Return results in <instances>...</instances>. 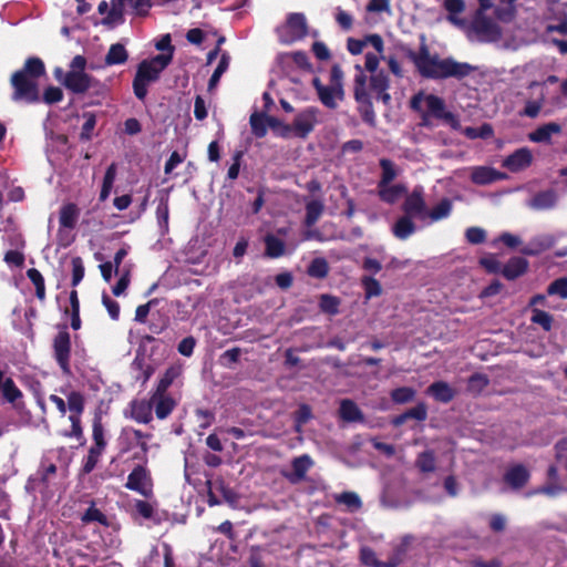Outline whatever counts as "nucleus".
<instances>
[{
	"mask_svg": "<svg viewBox=\"0 0 567 567\" xmlns=\"http://www.w3.org/2000/svg\"><path fill=\"white\" fill-rule=\"evenodd\" d=\"M404 52L405 56L413 62L420 75L425 79L455 78L461 80L475 71V66L470 63L457 62L453 58L440 59L437 54L431 55L424 37H422V43L417 52L412 49H405Z\"/></svg>",
	"mask_w": 567,
	"mask_h": 567,
	"instance_id": "f257e3e1",
	"label": "nucleus"
},
{
	"mask_svg": "<svg viewBox=\"0 0 567 567\" xmlns=\"http://www.w3.org/2000/svg\"><path fill=\"white\" fill-rule=\"evenodd\" d=\"M45 73L41 59L32 56L27 59L24 66L11 75L14 102L35 103L40 100L37 80Z\"/></svg>",
	"mask_w": 567,
	"mask_h": 567,
	"instance_id": "f03ea898",
	"label": "nucleus"
},
{
	"mask_svg": "<svg viewBox=\"0 0 567 567\" xmlns=\"http://www.w3.org/2000/svg\"><path fill=\"white\" fill-rule=\"evenodd\" d=\"M171 62L172 54H157L152 59H145L138 63L133 80V92L140 101L145 100L148 85L159 79L161 73Z\"/></svg>",
	"mask_w": 567,
	"mask_h": 567,
	"instance_id": "7ed1b4c3",
	"label": "nucleus"
},
{
	"mask_svg": "<svg viewBox=\"0 0 567 567\" xmlns=\"http://www.w3.org/2000/svg\"><path fill=\"white\" fill-rule=\"evenodd\" d=\"M410 107L415 112L423 111L433 118L442 120L453 130H461L458 117L446 110L444 100L437 95L417 92L411 97Z\"/></svg>",
	"mask_w": 567,
	"mask_h": 567,
	"instance_id": "20e7f679",
	"label": "nucleus"
},
{
	"mask_svg": "<svg viewBox=\"0 0 567 567\" xmlns=\"http://www.w3.org/2000/svg\"><path fill=\"white\" fill-rule=\"evenodd\" d=\"M343 72L341 68L336 64L331 68L330 84L323 85L319 78H313L312 85L317 91L320 102L328 109H336L338 100H343Z\"/></svg>",
	"mask_w": 567,
	"mask_h": 567,
	"instance_id": "39448f33",
	"label": "nucleus"
},
{
	"mask_svg": "<svg viewBox=\"0 0 567 567\" xmlns=\"http://www.w3.org/2000/svg\"><path fill=\"white\" fill-rule=\"evenodd\" d=\"M358 73L354 76L353 95L354 100L359 103V112L362 120L373 125L375 121V113L371 102L370 94L367 90V75L363 73L362 68L355 65Z\"/></svg>",
	"mask_w": 567,
	"mask_h": 567,
	"instance_id": "423d86ee",
	"label": "nucleus"
},
{
	"mask_svg": "<svg viewBox=\"0 0 567 567\" xmlns=\"http://www.w3.org/2000/svg\"><path fill=\"white\" fill-rule=\"evenodd\" d=\"M62 83L68 90L75 94H83L86 92L100 94L104 90L103 84L82 71L68 72Z\"/></svg>",
	"mask_w": 567,
	"mask_h": 567,
	"instance_id": "0eeeda50",
	"label": "nucleus"
},
{
	"mask_svg": "<svg viewBox=\"0 0 567 567\" xmlns=\"http://www.w3.org/2000/svg\"><path fill=\"white\" fill-rule=\"evenodd\" d=\"M282 42L291 43L303 39L308 33V24L303 13H290L286 24L279 30Z\"/></svg>",
	"mask_w": 567,
	"mask_h": 567,
	"instance_id": "6e6552de",
	"label": "nucleus"
},
{
	"mask_svg": "<svg viewBox=\"0 0 567 567\" xmlns=\"http://www.w3.org/2000/svg\"><path fill=\"white\" fill-rule=\"evenodd\" d=\"M53 357L64 374L71 373V337L64 327L59 331L52 342Z\"/></svg>",
	"mask_w": 567,
	"mask_h": 567,
	"instance_id": "1a4fd4ad",
	"label": "nucleus"
},
{
	"mask_svg": "<svg viewBox=\"0 0 567 567\" xmlns=\"http://www.w3.org/2000/svg\"><path fill=\"white\" fill-rule=\"evenodd\" d=\"M402 210L405 216H410L411 218H426L427 207L423 196L422 186L415 187L411 194L406 195L402 205Z\"/></svg>",
	"mask_w": 567,
	"mask_h": 567,
	"instance_id": "9d476101",
	"label": "nucleus"
},
{
	"mask_svg": "<svg viewBox=\"0 0 567 567\" xmlns=\"http://www.w3.org/2000/svg\"><path fill=\"white\" fill-rule=\"evenodd\" d=\"M487 10L477 9L472 22L473 31L483 40H494L499 35L497 24L485 12Z\"/></svg>",
	"mask_w": 567,
	"mask_h": 567,
	"instance_id": "9b49d317",
	"label": "nucleus"
},
{
	"mask_svg": "<svg viewBox=\"0 0 567 567\" xmlns=\"http://www.w3.org/2000/svg\"><path fill=\"white\" fill-rule=\"evenodd\" d=\"M317 114L318 110L315 107H308L300 112L290 125L291 133L301 138L307 137L313 131Z\"/></svg>",
	"mask_w": 567,
	"mask_h": 567,
	"instance_id": "f8f14e48",
	"label": "nucleus"
},
{
	"mask_svg": "<svg viewBox=\"0 0 567 567\" xmlns=\"http://www.w3.org/2000/svg\"><path fill=\"white\" fill-rule=\"evenodd\" d=\"M150 480V473L146 467L137 465L127 476L125 487L148 497L151 494V488L148 487Z\"/></svg>",
	"mask_w": 567,
	"mask_h": 567,
	"instance_id": "ddd939ff",
	"label": "nucleus"
},
{
	"mask_svg": "<svg viewBox=\"0 0 567 567\" xmlns=\"http://www.w3.org/2000/svg\"><path fill=\"white\" fill-rule=\"evenodd\" d=\"M532 161L533 154L530 150L527 147H522L508 155L504 159L503 166L511 172H519L527 168L532 164Z\"/></svg>",
	"mask_w": 567,
	"mask_h": 567,
	"instance_id": "4468645a",
	"label": "nucleus"
},
{
	"mask_svg": "<svg viewBox=\"0 0 567 567\" xmlns=\"http://www.w3.org/2000/svg\"><path fill=\"white\" fill-rule=\"evenodd\" d=\"M150 399L152 408L155 410L156 417L159 420L166 419L177 404L167 393L153 391Z\"/></svg>",
	"mask_w": 567,
	"mask_h": 567,
	"instance_id": "2eb2a0df",
	"label": "nucleus"
},
{
	"mask_svg": "<svg viewBox=\"0 0 567 567\" xmlns=\"http://www.w3.org/2000/svg\"><path fill=\"white\" fill-rule=\"evenodd\" d=\"M555 244V238L551 235H539L530 239L522 249L520 252L527 256H537L543 251L549 249Z\"/></svg>",
	"mask_w": 567,
	"mask_h": 567,
	"instance_id": "dca6fc26",
	"label": "nucleus"
},
{
	"mask_svg": "<svg viewBox=\"0 0 567 567\" xmlns=\"http://www.w3.org/2000/svg\"><path fill=\"white\" fill-rule=\"evenodd\" d=\"M131 417L143 424H148L153 420V408L151 399L133 400L130 404Z\"/></svg>",
	"mask_w": 567,
	"mask_h": 567,
	"instance_id": "f3484780",
	"label": "nucleus"
},
{
	"mask_svg": "<svg viewBox=\"0 0 567 567\" xmlns=\"http://www.w3.org/2000/svg\"><path fill=\"white\" fill-rule=\"evenodd\" d=\"M426 393L441 403H450L456 395V391L445 381L433 382Z\"/></svg>",
	"mask_w": 567,
	"mask_h": 567,
	"instance_id": "a211bd4d",
	"label": "nucleus"
},
{
	"mask_svg": "<svg viewBox=\"0 0 567 567\" xmlns=\"http://www.w3.org/2000/svg\"><path fill=\"white\" fill-rule=\"evenodd\" d=\"M561 132V126L558 123L549 122L544 125L538 126L535 131L528 134L529 141L534 143H547L551 142V136L554 134H559Z\"/></svg>",
	"mask_w": 567,
	"mask_h": 567,
	"instance_id": "6ab92c4d",
	"label": "nucleus"
},
{
	"mask_svg": "<svg viewBox=\"0 0 567 567\" xmlns=\"http://www.w3.org/2000/svg\"><path fill=\"white\" fill-rule=\"evenodd\" d=\"M529 472L522 465L511 467L504 475V481L513 488H522L529 480Z\"/></svg>",
	"mask_w": 567,
	"mask_h": 567,
	"instance_id": "aec40b11",
	"label": "nucleus"
},
{
	"mask_svg": "<svg viewBox=\"0 0 567 567\" xmlns=\"http://www.w3.org/2000/svg\"><path fill=\"white\" fill-rule=\"evenodd\" d=\"M339 415L346 422H364V415L358 404L350 400L343 399L340 402Z\"/></svg>",
	"mask_w": 567,
	"mask_h": 567,
	"instance_id": "412c9836",
	"label": "nucleus"
},
{
	"mask_svg": "<svg viewBox=\"0 0 567 567\" xmlns=\"http://www.w3.org/2000/svg\"><path fill=\"white\" fill-rule=\"evenodd\" d=\"M408 188L403 184L378 185V195L386 204L396 203L403 195H406Z\"/></svg>",
	"mask_w": 567,
	"mask_h": 567,
	"instance_id": "4be33fe9",
	"label": "nucleus"
},
{
	"mask_svg": "<svg viewBox=\"0 0 567 567\" xmlns=\"http://www.w3.org/2000/svg\"><path fill=\"white\" fill-rule=\"evenodd\" d=\"M528 265L525 258L513 257L504 265L502 274L507 280H514L527 271Z\"/></svg>",
	"mask_w": 567,
	"mask_h": 567,
	"instance_id": "5701e85b",
	"label": "nucleus"
},
{
	"mask_svg": "<svg viewBox=\"0 0 567 567\" xmlns=\"http://www.w3.org/2000/svg\"><path fill=\"white\" fill-rule=\"evenodd\" d=\"M312 465L313 462L307 454L295 457L291 462L292 473L287 476L288 480L292 483L302 481Z\"/></svg>",
	"mask_w": 567,
	"mask_h": 567,
	"instance_id": "b1692460",
	"label": "nucleus"
},
{
	"mask_svg": "<svg viewBox=\"0 0 567 567\" xmlns=\"http://www.w3.org/2000/svg\"><path fill=\"white\" fill-rule=\"evenodd\" d=\"M502 174L492 167L476 166L472 169L471 181L476 185H488L501 178Z\"/></svg>",
	"mask_w": 567,
	"mask_h": 567,
	"instance_id": "393cba45",
	"label": "nucleus"
},
{
	"mask_svg": "<svg viewBox=\"0 0 567 567\" xmlns=\"http://www.w3.org/2000/svg\"><path fill=\"white\" fill-rule=\"evenodd\" d=\"M126 431L133 435L136 445L141 450L140 453L134 454L133 458L140 460L144 464H146L147 463V453L150 451L148 440H151L153 435L151 433L142 432L141 430H137V429H127Z\"/></svg>",
	"mask_w": 567,
	"mask_h": 567,
	"instance_id": "a878e982",
	"label": "nucleus"
},
{
	"mask_svg": "<svg viewBox=\"0 0 567 567\" xmlns=\"http://www.w3.org/2000/svg\"><path fill=\"white\" fill-rule=\"evenodd\" d=\"M415 230L416 225L414 224L413 218L405 215L399 217L392 226L393 235L400 240L408 239L415 233Z\"/></svg>",
	"mask_w": 567,
	"mask_h": 567,
	"instance_id": "bb28decb",
	"label": "nucleus"
},
{
	"mask_svg": "<svg viewBox=\"0 0 567 567\" xmlns=\"http://www.w3.org/2000/svg\"><path fill=\"white\" fill-rule=\"evenodd\" d=\"M557 194L553 189L537 193L528 203V206L536 210L549 209L555 206Z\"/></svg>",
	"mask_w": 567,
	"mask_h": 567,
	"instance_id": "cd10ccee",
	"label": "nucleus"
},
{
	"mask_svg": "<svg viewBox=\"0 0 567 567\" xmlns=\"http://www.w3.org/2000/svg\"><path fill=\"white\" fill-rule=\"evenodd\" d=\"M79 217H80L79 207L73 203H69L61 207L59 221H60L61 227L68 228V229H73L76 226Z\"/></svg>",
	"mask_w": 567,
	"mask_h": 567,
	"instance_id": "c85d7f7f",
	"label": "nucleus"
},
{
	"mask_svg": "<svg viewBox=\"0 0 567 567\" xmlns=\"http://www.w3.org/2000/svg\"><path fill=\"white\" fill-rule=\"evenodd\" d=\"M182 371L183 369L181 365H171L167 368L154 391L167 393L168 388L181 377Z\"/></svg>",
	"mask_w": 567,
	"mask_h": 567,
	"instance_id": "c756f323",
	"label": "nucleus"
},
{
	"mask_svg": "<svg viewBox=\"0 0 567 567\" xmlns=\"http://www.w3.org/2000/svg\"><path fill=\"white\" fill-rule=\"evenodd\" d=\"M128 54L126 49L121 43H114L110 47L105 55L106 65L123 64L127 61Z\"/></svg>",
	"mask_w": 567,
	"mask_h": 567,
	"instance_id": "7c9ffc66",
	"label": "nucleus"
},
{
	"mask_svg": "<svg viewBox=\"0 0 567 567\" xmlns=\"http://www.w3.org/2000/svg\"><path fill=\"white\" fill-rule=\"evenodd\" d=\"M324 210V205L321 200L315 199L308 202L306 205L305 225L308 227L313 226L321 217Z\"/></svg>",
	"mask_w": 567,
	"mask_h": 567,
	"instance_id": "2f4dec72",
	"label": "nucleus"
},
{
	"mask_svg": "<svg viewBox=\"0 0 567 567\" xmlns=\"http://www.w3.org/2000/svg\"><path fill=\"white\" fill-rule=\"evenodd\" d=\"M249 123L251 126L252 134L261 138L267 134L268 126V115L265 113H252L249 118Z\"/></svg>",
	"mask_w": 567,
	"mask_h": 567,
	"instance_id": "473e14b6",
	"label": "nucleus"
},
{
	"mask_svg": "<svg viewBox=\"0 0 567 567\" xmlns=\"http://www.w3.org/2000/svg\"><path fill=\"white\" fill-rule=\"evenodd\" d=\"M443 7L449 12L447 20L450 22L456 25L462 24V20L457 18V14L463 13L465 10L464 0H444Z\"/></svg>",
	"mask_w": 567,
	"mask_h": 567,
	"instance_id": "72a5a7b5",
	"label": "nucleus"
},
{
	"mask_svg": "<svg viewBox=\"0 0 567 567\" xmlns=\"http://www.w3.org/2000/svg\"><path fill=\"white\" fill-rule=\"evenodd\" d=\"M266 255L270 258H278L285 254V243L274 235L265 237Z\"/></svg>",
	"mask_w": 567,
	"mask_h": 567,
	"instance_id": "f704fd0d",
	"label": "nucleus"
},
{
	"mask_svg": "<svg viewBox=\"0 0 567 567\" xmlns=\"http://www.w3.org/2000/svg\"><path fill=\"white\" fill-rule=\"evenodd\" d=\"M452 202L449 198H443L432 210H427L426 217L432 221H439L447 218L452 212Z\"/></svg>",
	"mask_w": 567,
	"mask_h": 567,
	"instance_id": "c9c22d12",
	"label": "nucleus"
},
{
	"mask_svg": "<svg viewBox=\"0 0 567 567\" xmlns=\"http://www.w3.org/2000/svg\"><path fill=\"white\" fill-rule=\"evenodd\" d=\"M307 274L317 279H323L329 274V264L324 258L318 257L315 258L307 270Z\"/></svg>",
	"mask_w": 567,
	"mask_h": 567,
	"instance_id": "e433bc0d",
	"label": "nucleus"
},
{
	"mask_svg": "<svg viewBox=\"0 0 567 567\" xmlns=\"http://www.w3.org/2000/svg\"><path fill=\"white\" fill-rule=\"evenodd\" d=\"M27 277L34 285L38 299L43 301L45 299V285L41 272L35 268H30L27 270Z\"/></svg>",
	"mask_w": 567,
	"mask_h": 567,
	"instance_id": "4c0bfd02",
	"label": "nucleus"
},
{
	"mask_svg": "<svg viewBox=\"0 0 567 567\" xmlns=\"http://www.w3.org/2000/svg\"><path fill=\"white\" fill-rule=\"evenodd\" d=\"M230 62V56L227 52H224L220 56L219 63L217 68L215 69L213 75L209 79L208 82V90L212 91L216 87L218 84L221 75L227 71Z\"/></svg>",
	"mask_w": 567,
	"mask_h": 567,
	"instance_id": "58836bf2",
	"label": "nucleus"
},
{
	"mask_svg": "<svg viewBox=\"0 0 567 567\" xmlns=\"http://www.w3.org/2000/svg\"><path fill=\"white\" fill-rule=\"evenodd\" d=\"M336 502L346 505L351 512L362 507L359 495L354 492H343L334 497Z\"/></svg>",
	"mask_w": 567,
	"mask_h": 567,
	"instance_id": "ea45409f",
	"label": "nucleus"
},
{
	"mask_svg": "<svg viewBox=\"0 0 567 567\" xmlns=\"http://www.w3.org/2000/svg\"><path fill=\"white\" fill-rule=\"evenodd\" d=\"M361 285L364 289V296L367 299L379 297L382 293V287L380 282L372 276H363L361 278Z\"/></svg>",
	"mask_w": 567,
	"mask_h": 567,
	"instance_id": "a19ab883",
	"label": "nucleus"
},
{
	"mask_svg": "<svg viewBox=\"0 0 567 567\" xmlns=\"http://www.w3.org/2000/svg\"><path fill=\"white\" fill-rule=\"evenodd\" d=\"M416 466L423 473H431L435 470V455L431 450L424 451L419 454Z\"/></svg>",
	"mask_w": 567,
	"mask_h": 567,
	"instance_id": "79ce46f5",
	"label": "nucleus"
},
{
	"mask_svg": "<svg viewBox=\"0 0 567 567\" xmlns=\"http://www.w3.org/2000/svg\"><path fill=\"white\" fill-rule=\"evenodd\" d=\"M339 298L331 295H321L319 301V308L322 312L330 316H334L339 312Z\"/></svg>",
	"mask_w": 567,
	"mask_h": 567,
	"instance_id": "37998d69",
	"label": "nucleus"
},
{
	"mask_svg": "<svg viewBox=\"0 0 567 567\" xmlns=\"http://www.w3.org/2000/svg\"><path fill=\"white\" fill-rule=\"evenodd\" d=\"M0 391H2L3 398L10 403L16 402L22 396V392L16 386L11 378L4 379Z\"/></svg>",
	"mask_w": 567,
	"mask_h": 567,
	"instance_id": "c03bdc74",
	"label": "nucleus"
},
{
	"mask_svg": "<svg viewBox=\"0 0 567 567\" xmlns=\"http://www.w3.org/2000/svg\"><path fill=\"white\" fill-rule=\"evenodd\" d=\"M380 166L382 168V174L378 185L391 184V182L396 177V171L393 163L390 159L382 158L380 161Z\"/></svg>",
	"mask_w": 567,
	"mask_h": 567,
	"instance_id": "a18cd8bd",
	"label": "nucleus"
},
{
	"mask_svg": "<svg viewBox=\"0 0 567 567\" xmlns=\"http://www.w3.org/2000/svg\"><path fill=\"white\" fill-rule=\"evenodd\" d=\"M415 396V390L409 386L396 388L391 392V399L398 404L412 401Z\"/></svg>",
	"mask_w": 567,
	"mask_h": 567,
	"instance_id": "49530a36",
	"label": "nucleus"
},
{
	"mask_svg": "<svg viewBox=\"0 0 567 567\" xmlns=\"http://www.w3.org/2000/svg\"><path fill=\"white\" fill-rule=\"evenodd\" d=\"M389 82V76L383 71L375 72L370 78V87L375 93L388 91Z\"/></svg>",
	"mask_w": 567,
	"mask_h": 567,
	"instance_id": "de8ad7c7",
	"label": "nucleus"
},
{
	"mask_svg": "<svg viewBox=\"0 0 567 567\" xmlns=\"http://www.w3.org/2000/svg\"><path fill=\"white\" fill-rule=\"evenodd\" d=\"M81 520L83 523L97 522L103 526H109L107 517L94 505L90 506L83 514Z\"/></svg>",
	"mask_w": 567,
	"mask_h": 567,
	"instance_id": "09e8293b",
	"label": "nucleus"
},
{
	"mask_svg": "<svg viewBox=\"0 0 567 567\" xmlns=\"http://www.w3.org/2000/svg\"><path fill=\"white\" fill-rule=\"evenodd\" d=\"M530 320L533 323L539 324L545 331H549L551 329L553 316L544 310L534 309Z\"/></svg>",
	"mask_w": 567,
	"mask_h": 567,
	"instance_id": "8fccbe9b",
	"label": "nucleus"
},
{
	"mask_svg": "<svg viewBox=\"0 0 567 567\" xmlns=\"http://www.w3.org/2000/svg\"><path fill=\"white\" fill-rule=\"evenodd\" d=\"M547 293L549 296H559L561 299H567V277L554 280L547 287Z\"/></svg>",
	"mask_w": 567,
	"mask_h": 567,
	"instance_id": "3c124183",
	"label": "nucleus"
},
{
	"mask_svg": "<svg viewBox=\"0 0 567 567\" xmlns=\"http://www.w3.org/2000/svg\"><path fill=\"white\" fill-rule=\"evenodd\" d=\"M544 105V95H542L538 100L527 101L525 103L524 110L519 113L522 116H527L529 118H536L539 115V112Z\"/></svg>",
	"mask_w": 567,
	"mask_h": 567,
	"instance_id": "603ef678",
	"label": "nucleus"
},
{
	"mask_svg": "<svg viewBox=\"0 0 567 567\" xmlns=\"http://www.w3.org/2000/svg\"><path fill=\"white\" fill-rule=\"evenodd\" d=\"M68 408L73 415L80 416L84 409L83 395L79 392H71L68 396Z\"/></svg>",
	"mask_w": 567,
	"mask_h": 567,
	"instance_id": "864d4df0",
	"label": "nucleus"
},
{
	"mask_svg": "<svg viewBox=\"0 0 567 567\" xmlns=\"http://www.w3.org/2000/svg\"><path fill=\"white\" fill-rule=\"evenodd\" d=\"M103 450L104 449L96 447V446H91L90 447L87 457H86L85 463L83 465V472L85 474H89V473H91L94 470V467L96 466Z\"/></svg>",
	"mask_w": 567,
	"mask_h": 567,
	"instance_id": "5fc2aeb1",
	"label": "nucleus"
},
{
	"mask_svg": "<svg viewBox=\"0 0 567 567\" xmlns=\"http://www.w3.org/2000/svg\"><path fill=\"white\" fill-rule=\"evenodd\" d=\"M360 560L363 565L369 567L382 566V561L377 558L375 551L367 546L360 549Z\"/></svg>",
	"mask_w": 567,
	"mask_h": 567,
	"instance_id": "6e6d98bb",
	"label": "nucleus"
},
{
	"mask_svg": "<svg viewBox=\"0 0 567 567\" xmlns=\"http://www.w3.org/2000/svg\"><path fill=\"white\" fill-rule=\"evenodd\" d=\"M489 383L487 375L482 373H474L468 379V390L473 392H481Z\"/></svg>",
	"mask_w": 567,
	"mask_h": 567,
	"instance_id": "4d7b16f0",
	"label": "nucleus"
},
{
	"mask_svg": "<svg viewBox=\"0 0 567 567\" xmlns=\"http://www.w3.org/2000/svg\"><path fill=\"white\" fill-rule=\"evenodd\" d=\"M85 122L82 126L80 137L82 141H89L92 137V132L96 125V117L93 113H84Z\"/></svg>",
	"mask_w": 567,
	"mask_h": 567,
	"instance_id": "13d9d810",
	"label": "nucleus"
},
{
	"mask_svg": "<svg viewBox=\"0 0 567 567\" xmlns=\"http://www.w3.org/2000/svg\"><path fill=\"white\" fill-rule=\"evenodd\" d=\"M92 436L94 440L93 446L101 447V449L105 447L106 442L104 440V429H103L100 417H95L93 421Z\"/></svg>",
	"mask_w": 567,
	"mask_h": 567,
	"instance_id": "bf43d9fd",
	"label": "nucleus"
},
{
	"mask_svg": "<svg viewBox=\"0 0 567 567\" xmlns=\"http://www.w3.org/2000/svg\"><path fill=\"white\" fill-rule=\"evenodd\" d=\"M465 237L470 244L478 245L485 241L486 231L481 227H470L465 231Z\"/></svg>",
	"mask_w": 567,
	"mask_h": 567,
	"instance_id": "052dcab7",
	"label": "nucleus"
},
{
	"mask_svg": "<svg viewBox=\"0 0 567 567\" xmlns=\"http://www.w3.org/2000/svg\"><path fill=\"white\" fill-rule=\"evenodd\" d=\"M72 286H78L84 277V266L81 257L72 258Z\"/></svg>",
	"mask_w": 567,
	"mask_h": 567,
	"instance_id": "680f3d73",
	"label": "nucleus"
},
{
	"mask_svg": "<svg viewBox=\"0 0 567 567\" xmlns=\"http://www.w3.org/2000/svg\"><path fill=\"white\" fill-rule=\"evenodd\" d=\"M268 126L274 132H277L278 134H280L284 137H287L291 134V126L288 124H285L277 117L268 116Z\"/></svg>",
	"mask_w": 567,
	"mask_h": 567,
	"instance_id": "e2e57ef3",
	"label": "nucleus"
},
{
	"mask_svg": "<svg viewBox=\"0 0 567 567\" xmlns=\"http://www.w3.org/2000/svg\"><path fill=\"white\" fill-rule=\"evenodd\" d=\"M408 420L414 419L416 421H425L427 417V409L424 403H419L414 408L405 411Z\"/></svg>",
	"mask_w": 567,
	"mask_h": 567,
	"instance_id": "0e129e2a",
	"label": "nucleus"
},
{
	"mask_svg": "<svg viewBox=\"0 0 567 567\" xmlns=\"http://www.w3.org/2000/svg\"><path fill=\"white\" fill-rule=\"evenodd\" d=\"M196 346V339L192 336L184 338L177 347L178 352L184 357H190Z\"/></svg>",
	"mask_w": 567,
	"mask_h": 567,
	"instance_id": "69168bd1",
	"label": "nucleus"
},
{
	"mask_svg": "<svg viewBox=\"0 0 567 567\" xmlns=\"http://www.w3.org/2000/svg\"><path fill=\"white\" fill-rule=\"evenodd\" d=\"M336 21L346 31H349L353 25L352 16L340 8L337 10Z\"/></svg>",
	"mask_w": 567,
	"mask_h": 567,
	"instance_id": "338daca9",
	"label": "nucleus"
},
{
	"mask_svg": "<svg viewBox=\"0 0 567 567\" xmlns=\"http://www.w3.org/2000/svg\"><path fill=\"white\" fill-rule=\"evenodd\" d=\"M555 451L557 461L567 468V437L556 443Z\"/></svg>",
	"mask_w": 567,
	"mask_h": 567,
	"instance_id": "774afa93",
	"label": "nucleus"
}]
</instances>
